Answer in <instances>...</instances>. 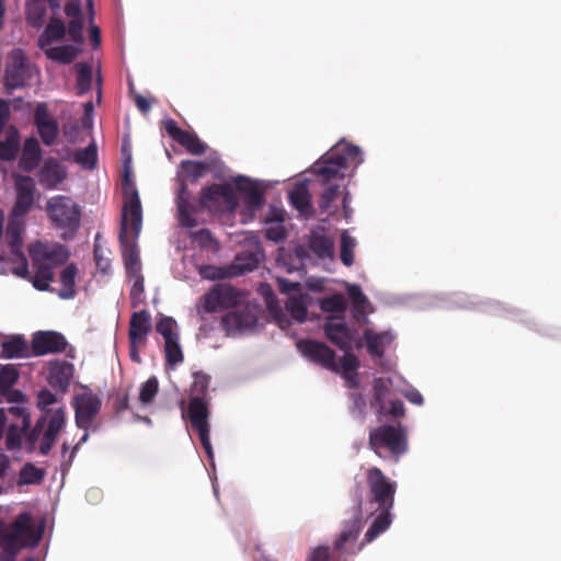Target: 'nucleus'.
Returning a JSON list of instances; mask_svg holds the SVG:
<instances>
[{"label":"nucleus","mask_w":561,"mask_h":561,"mask_svg":"<svg viewBox=\"0 0 561 561\" xmlns=\"http://www.w3.org/2000/svg\"><path fill=\"white\" fill-rule=\"evenodd\" d=\"M47 2L55 14L61 7V0H27L25 9L26 23L39 30L47 22L38 37L37 45L50 60L70 64L81 51L83 43L84 20L81 13V0H68L65 13L69 18L68 30L65 23L55 16L47 18ZM92 19V0H87Z\"/></svg>","instance_id":"f257e3e1"},{"label":"nucleus","mask_w":561,"mask_h":561,"mask_svg":"<svg viewBox=\"0 0 561 561\" xmlns=\"http://www.w3.org/2000/svg\"><path fill=\"white\" fill-rule=\"evenodd\" d=\"M279 181L259 180L244 175L231 179L229 183L214 184L203 190L201 206L210 210H241L243 221L251 220L263 207L264 193L277 185Z\"/></svg>","instance_id":"f03ea898"},{"label":"nucleus","mask_w":561,"mask_h":561,"mask_svg":"<svg viewBox=\"0 0 561 561\" xmlns=\"http://www.w3.org/2000/svg\"><path fill=\"white\" fill-rule=\"evenodd\" d=\"M123 179L124 202L119 241L126 273L129 277L141 275L139 251L136 244L142 226V207L130 167L125 162Z\"/></svg>","instance_id":"7ed1b4c3"},{"label":"nucleus","mask_w":561,"mask_h":561,"mask_svg":"<svg viewBox=\"0 0 561 561\" xmlns=\"http://www.w3.org/2000/svg\"><path fill=\"white\" fill-rule=\"evenodd\" d=\"M324 333L327 337L342 351H351L353 348H362L364 345L368 354L387 370L390 368L388 364L381 362L388 347H390L396 339L397 333L391 329H376L367 327L362 334L347 325L345 319L341 317H330L324 323Z\"/></svg>","instance_id":"20e7f679"},{"label":"nucleus","mask_w":561,"mask_h":561,"mask_svg":"<svg viewBox=\"0 0 561 561\" xmlns=\"http://www.w3.org/2000/svg\"><path fill=\"white\" fill-rule=\"evenodd\" d=\"M367 484L369 501L365 511L371 516L376 515L366 531V542H371L385 533L392 522L390 511L393 507L397 482L391 481L379 468L374 467L367 470Z\"/></svg>","instance_id":"39448f33"},{"label":"nucleus","mask_w":561,"mask_h":561,"mask_svg":"<svg viewBox=\"0 0 561 561\" xmlns=\"http://www.w3.org/2000/svg\"><path fill=\"white\" fill-rule=\"evenodd\" d=\"M36 407L41 416L30 433L28 440L38 446L39 454L47 455L67 423L66 407L47 389L37 393Z\"/></svg>","instance_id":"423d86ee"},{"label":"nucleus","mask_w":561,"mask_h":561,"mask_svg":"<svg viewBox=\"0 0 561 561\" xmlns=\"http://www.w3.org/2000/svg\"><path fill=\"white\" fill-rule=\"evenodd\" d=\"M400 380V376L375 378L373 381L374 397L369 403L357 391V388H352L354 391L350 394V409L353 416L364 419L368 408L373 409L379 419L388 415L394 417L402 416L404 414L403 402L399 399H389L390 389L392 388L398 391Z\"/></svg>","instance_id":"0eeeda50"},{"label":"nucleus","mask_w":561,"mask_h":561,"mask_svg":"<svg viewBox=\"0 0 561 561\" xmlns=\"http://www.w3.org/2000/svg\"><path fill=\"white\" fill-rule=\"evenodd\" d=\"M298 351L308 360L322 366L325 369L340 374L348 388H358L359 359L353 353L345 351L337 362L335 353L328 345L313 340H301L297 343Z\"/></svg>","instance_id":"6e6552de"},{"label":"nucleus","mask_w":561,"mask_h":561,"mask_svg":"<svg viewBox=\"0 0 561 561\" xmlns=\"http://www.w3.org/2000/svg\"><path fill=\"white\" fill-rule=\"evenodd\" d=\"M34 275L30 282L37 290H49L54 280L55 268L64 265L70 255L68 248L57 242H35L30 249Z\"/></svg>","instance_id":"1a4fd4ad"},{"label":"nucleus","mask_w":561,"mask_h":561,"mask_svg":"<svg viewBox=\"0 0 561 561\" xmlns=\"http://www.w3.org/2000/svg\"><path fill=\"white\" fill-rule=\"evenodd\" d=\"M209 376L197 371L193 375V383L190 392V404L187 410V417L192 426L197 431L201 443L210 465L215 466L214 449L210 443V426L208 421V388Z\"/></svg>","instance_id":"9d476101"},{"label":"nucleus","mask_w":561,"mask_h":561,"mask_svg":"<svg viewBox=\"0 0 561 561\" xmlns=\"http://www.w3.org/2000/svg\"><path fill=\"white\" fill-rule=\"evenodd\" d=\"M43 528V523L37 524L30 513H22L10 525L0 524V548L20 551L35 547L42 539Z\"/></svg>","instance_id":"9b49d317"},{"label":"nucleus","mask_w":561,"mask_h":561,"mask_svg":"<svg viewBox=\"0 0 561 561\" xmlns=\"http://www.w3.org/2000/svg\"><path fill=\"white\" fill-rule=\"evenodd\" d=\"M45 211L64 240L72 239L80 227L81 207L70 196L56 195L47 199Z\"/></svg>","instance_id":"f8f14e48"},{"label":"nucleus","mask_w":561,"mask_h":561,"mask_svg":"<svg viewBox=\"0 0 561 561\" xmlns=\"http://www.w3.org/2000/svg\"><path fill=\"white\" fill-rule=\"evenodd\" d=\"M277 284L279 290L288 296L286 302L287 312L298 323L306 321L307 307L310 302V297L304 291V288L314 293L327 290V280L317 277H309L305 284L278 277Z\"/></svg>","instance_id":"ddd939ff"},{"label":"nucleus","mask_w":561,"mask_h":561,"mask_svg":"<svg viewBox=\"0 0 561 561\" xmlns=\"http://www.w3.org/2000/svg\"><path fill=\"white\" fill-rule=\"evenodd\" d=\"M295 256L302 266L319 265L328 270L334 262V241L323 228L313 229L308 239V249L297 245Z\"/></svg>","instance_id":"4468645a"},{"label":"nucleus","mask_w":561,"mask_h":561,"mask_svg":"<svg viewBox=\"0 0 561 561\" xmlns=\"http://www.w3.org/2000/svg\"><path fill=\"white\" fill-rule=\"evenodd\" d=\"M369 446L380 458L388 451L397 462L409 449L407 432L401 424L381 425L370 431Z\"/></svg>","instance_id":"2eb2a0df"},{"label":"nucleus","mask_w":561,"mask_h":561,"mask_svg":"<svg viewBox=\"0 0 561 561\" xmlns=\"http://www.w3.org/2000/svg\"><path fill=\"white\" fill-rule=\"evenodd\" d=\"M260 311L255 304L236 307L222 317V329L231 337L253 333L259 324Z\"/></svg>","instance_id":"dca6fc26"},{"label":"nucleus","mask_w":561,"mask_h":561,"mask_svg":"<svg viewBox=\"0 0 561 561\" xmlns=\"http://www.w3.org/2000/svg\"><path fill=\"white\" fill-rule=\"evenodd\" d=\"M362 529L360 517L356 516L350 520H346L341 529V533L334 541V548L340 552L341 556H354L358 553L363 546L366 545V537L360 545H356V539Z\"/></svg>","instance_id":"f3484780"},{"label":"nucleus","mask_w":561,"mask_h":561,"mask_svg":"<svg viewBox=\"0 0 561 561\" xmlns=\"http://www.w3.org/2000/svg\"><path fill=\"white\" fill-rule=\"evenodd\" d=\"M76 424L79 428L88 430L100 411L101 400L91 391H83L73 399Z\"/></svg>","instance_id":"a211bd4d"},{"label":"nucleus","mask_w":561,"mask_h":561,"mask_svg":"<svg viewBox=\"0 0 561 561\" xmlns=\"http://www.w3.org/2000/svg\"><path fill=\"white\" fill-rule=\"evenodd\" d=\"M332 154L337 159L342 169L351 171L350 175H354L356 169L365 161L364 150L345 139L337 141L331 149Z\"/></svg>","instance_id":"6ab92c4d"},{"label":"nucleus","mask_w":561,"mask_h":561,"mask_svg":"<svg viewBox=\"0 0 561 561\" xmlns=\"http://www.w3.org/2000/svg\"><path fill=\"white\" fill-rule=\"evenodd\" d=\"M175 204L179 226L187 229L196 227L198 224V206L194 203L186 185L181 184L178 188Z\"/></svg>","instance_id":"aec40b11"},{"label":"nucleus","mask_w":561,"mask_h":561,"mask_svg":"<svg viewBox=\"0 0 561 561\" xmlns=\"http://www.w3.org/2000/svg\"><path fill=\"white\" fill-rule=\"evenodd\" d=\"M35 182L30 176H15V204L12 215L14 219L27 214L34 204Z\"/></svg>","instance_id":"412c9836"},{"label":"nucleus","mask_w":561,"mask_h":561,"mask_svg":"<svg viewBox=\"0 0 561 561\" xmlns=\"http://www.w3.org/2000/svg\"><path fill=\"white\" fill-rule=\"evenodd\" d=\"M7 236L10 239V249L12 257V267L11 272L21 277V278H30L28 264L25 255L22 252V238L20 236V228L13 222H10L7 230Z\"/></svg>","instance_id":"4be33fe9"},{"label":"nucleus","mask_w":561,"mask_h":561,"mask_svg":"<svg viewBox=\"0 0 561 561\" xmlns=\"http://www.w3.org/2000/svg\"><path fill=\"white\" fill-rule=\"evenodd\" d=\"M26 59L22 49L14 48L8 56L5 69V88L11 91L21 87L26 73Z\"/></svg>","instance_id":"5701e85b"},{"label":"nucleus","mask_w":561,"mask_h":561,"mask_svg":"<svg viewBox=\"0 0 561 561\" xmlns=\"http://www.w3.org/2000/svg\"><path fill=\"white\" fill-rule=\"evenodd\" d=\"M263 257L264 254L259 241L255 238H252L250 248L242 250L236 255L231 265L230 275H241L253 271Z\"/></svg>","instance_id":"b1692460"},{"label":"nucleus","mask_w":561,"mask_h":561,"mask_svg":"<svg viewBox=\"0 0 561 561\" xmlns=\"http://www.w3.org/2000/svg\"><path fill=\"white\" fill-rule=\"evenodd\" d=\"M35 124L43 142L48 146L53 145L58 136L59 127L45 103L37 104L35 108Z\"/></svg>","instance_id":"393cba45"},{"label":"nucleus","mask_w":561,"mask_h":561,"mask_svg":"<svg viewBox=\"0 0 561 561\" xmlns=\"http://www.w3.org/2000/svg\"><path fill=\"white\" fill-rule=\"evenodd\" d=\"M346 291L352 304V316L359 323H368V316L374 311L366 295L357 285H346Z\"/></svg>","instance_id":"a878e982"},{"label":"nucleus","mask_w":561,"mask_h":561,"mask_svg":"<svg viewBox=\"0 0 561 561\" xmlns=\"http://www.w3.org/2000/svg\"><path fill=\"white\" fill-rule=\"evenodd\" d=\"M32 346L37 355L60 352L66 346L65 337L54 331H41L34 334Z\"/></svg>","instance_id":"bb28decb"},{"label":"nucleus","mask_w":561,"mask_h":561,"mask_svg":"<svg viewBox=\"0 0 561 561\" xmlns=\"http://www.w3.org/2000/svg\"><path fill=\"white\" fill-rule=\"evenodd\" d=\"M73 365L66 360L51 362L48 370V382L61 393L68 390L73 377Z\"/></svg>","instance_id":"cd10ccee"},{"label":"nucleus","mask_w":561,"mask_h":561,"mask_svg":"<svg viewBox=\"0 0 561 561\" xmlns=\"http://www.w3.org/2000/svg\"><path fill=\"white\" fill-rule=\"evenodd\" d=\"M312 169L322 183H329L333 179H343L345 176V171L342 169L337 159L332 154L331 150L325 152L313 164Z\"/></svg>","instance_id":"c85d7f7f"},{"label":"nucleus","mask_w":561,"mask_h":561,"mask_svg":"<svg viewBox=\"0 0 561 561\" xmlns=\"http://www.w3.org/2000/svg\"><path fill=\"white\" fill-rule=\"evenodd\" d=\"M66 175L65 167L56 159L49 158L44 162L38 180L45 188L53 190L66 179Z\"/></svg>","instance_id":"c756f323"},{"label":"nucleus","mask_w":561,"mask_h":561,"mask_svg":"<svg viewBox=\"0 0 561 561\" xmlns=\"http://www.w3.org/2000/svg\"><path fill=\"white\" fill-rule=\"evenodd\" d=\"M236 298V291L229 286H217L205 296V310L215 312L221 308L229 307Z\"/></svg>","instance_id":"7c9ffc66"},{"label":"nucleus","mask_w":561,"mask_h":561,"mask_svg":"<svg viewBox=\"0 0 561 561\" xmlns=\"http://www.w3.org/2000/svg\"><path fill=\"white\" fill-rule=\"evenodd\" d=\"M151 328V317L146 310L134 312L129 325V341L131 343L142 341Z\"/></svg>","instance_id":"2f4dec72"},{"label":"nucleus","mask_w":561,"mask_h":561,"mask_svg":"<svg viewBox=\"0 0 561 561\" xmlns=\"http://www.w3.org/2000/svg\"><path fill=\"white\" fill-rule=\"evenodd\" d=\"M265 237L276 243L285 239L286 230L282 209H271L270 216L265 219Z\"/></svg>","instance_id":"473e14b6"},{"label":"nucleus","mask_w":561,"mask_h":561,"mask_svg":"<svg viewBox=\"0 0 561 561\" xmlns=\"http://www.w3.org/2000/svg\"><path fill=\"white\" fill-rule=\"evenodd\" d=\"M42 159V150L37 139L31 137L25 140L21 157V164L24 170H34Z\"/></svg>","instance_id":"72a5a7b5"},{"label":"nucleus","mask_w":561,"mask_h":561,"mask_svg":"<svg viewBox=\"0 0 561 561\" xmlns=\"http://www.w3.org/2000/svg\"><path fill=\"white\" fill-rule=\"evenodd\" d=\"M207 170V165L204 162L186 160L183 161L178 170V188L180 185H185V180L196 181Z\"/></svg>","instance_id":"f704fd0d"},{"label":"nucleus","mask_w":561,"mask_h":561,"mask_svg":"<svg viewBox=\"0 0 561 561\" xmlns=\"http://www.w3.org/2000/svg\"><path fill=\"white\" fill-rule=\"evenodd\" d=\"M288 198L290 205L296 208L301 216H307L310 211V194L305 183H298L289 192Z\"/></svg>","instance_id":"c9c22d12"},{"label":"nucleus","mask_w":561,"mask_h":561,"mask_svg":"<svg viewBox=\"0 0 561 561\" xmlns=\"http://www.w3.org/2000/svg\"><path fill=\"white\" fill-rule=\"evenodd\" d=\"M78 268L75 264H69L60 272V285L61 288L58 290V296L61 299H72L76 296V278Z\"/></svg>","instance_id":"e433bc0d"},{"label":"nucleus","mask_w":561,"mask_h":561,"mask_svg":"<svg viewBox=\"0 0 561 561\" xmlns=\"http://www.w3.org/2000/svg\"><path fill=\"white\" fill-rule=\"evenodd\" d=\"M9 401L14 403L7 411V416L10 414L16 419L21 420V424L23 428H27L30 426V414L27 413V409L24 402V396L20 391H13L9 396Z\"/></svg>","instance_id":"4c0bfd02"},{"label":"nucleus","mask_w":561,"mask_h":561,"mask_svg":"<svg viewBox=\"0 0 561 561\" xmlns=\"http://www.w3.org/2000/svg\"><path fill=\"white\" fill-rule=\"evenodd\" d=\"M319 307L324 312L332 313L331 317H341L346 309V300L342 294H333L319 300ZM330 316L325 319V322Z\"/></svg>","instance_id":"58836bf2"},{"label":"nucleus","mask_w":561,"mask_h":561,"mask_svg":"<svg viewBox=\"0 0 561 561\" xmlns=\"http://www.w3.org/2000/svg\"><path fill=\"white\" fill-rule=\"evenodd\" d=\"M46 476L44 468L36 467L35 465L25 463L19 474V485L39 484Z\"/></svg>","instance_id":"ea45409f"},{"label":"nucleus","mask_w":561,"mask_h":561,"mask_svg":"<svg viewBox=\"0 0 561 561\" xmlns=\"http://www.w3.org/2000/svg\"><path fill=\"white\" fill-rule=\"evenodd\" d=\"M156 330L159 334H161V336L164 340V343L180 339L178 323L171 317H161L156 324Z\"/></svg>","instance_id":"a19ab883"},{"label":"nucleus","mask_w":561,"mask_h":561,"mask_svg":"<svg viewBox=\"0 0 561 561\" xmlns=\"http://www.w3.org/2000/svg\"><path fill=\"white\" fill-rule=\"evenodd\" d=\"M75 161L82 168L92 170L98 161V148L94 141L90 142L87 148L79 149L75 153Z\"/></svg>","instance_id":"79ce46f5"},{"label":"nucleus","mask_w":561,"mask_h":561,"mask_svg":"<svg viewBox=\"0 0 561 561\" xmlns=\"http://www.w3.org/2000/svg\"><path fill=\"white\" fill-rule=\"evenodd\" d=\"M165 364L169 368L174 369L183 363L184 355L180 344V339L164 343Z\"/></svg>","instance_id":"37998d69"},{"label":"nucleus","mask_w":561,"mask_h":561,"mask_svg":"<svg viewBox=\"0 0 561 561\" xmlns=\"http://www.w3.org/2000/svg\"><path fill=\"white\" fill-rule=\"evenodd\" d=\"M356 245V239L347 231H343L341 234L340 257L344 265L351 266L354 263V250Z\"/></svg>","instance_id":"c03bdc74"},{"label":"nucleus","mask_w":561,"mask_h":561,"mask_svg":"<svg viewBox=\"0 0 561 561\" xmlns=\"http://www.w3.org/2000/svg\"><path fill=\"white\" fill-rule=\"evenodd\" d=\"M26 352V344L20 336H13L2 343V354L8 358H21Z\"/></svg>","instance_id":"a18cd8bd"},{"label":"nucleus","mask_w":561,"mask_h":561,"mask_svg":"<svg viewBox=\"0 0 561 561\" xmlns=\"http://www.w3.org/2000/svg\"><path fill=\"white\" fill-rule=\"evenodd\" d=\"M78 79H77V89L79 94L87 93L92 85V67L89 64H79L77 65Z\"/></svg>","instance_id":"49530a36"},{"label":"nucleus","mask_w":561,"mask_h":561,"mask_svg":"<svg viewBox=\"0 0 561 561\" xmlns=\"http://www.w3.org/2000/svg\"><path fill=\"white\" fill-rule=\"evenodd\" d=\"M434 306L458 307V308H474L477 302L467 294L456 293L448 296L447 301H438Z\"/></svg>","instance_id":"de8ad7c7"},{"label":"nucleus","mask_w":561,"mask_h":561,"mask_svg":"<svg viewBox=\"0 0 561 561\" xmlns=\"http://www.w3.org/2000/svg\"><path fill=\"white\" fill-rule=\"evenodd\" d=\"M159 389V382L156 377H150L140 387L139 401L141 405H148L152 402Z\"/></svg>","instance_id":"09e8293b"},{"label":"nucleus","mask_w":561,"mask_h":561,"mask_svg":"<svg viewBox=\"0 0 561 561\" xmlns=\"http://www.w3.org/2000/svg\"><path fill=\"white\" fill-rule=\"evenodd\" d=\"M179 142L193 154H201L205 151V145L194 134L185 131Z\"/></svg>","instance_id":"8fccbe9b"},{"label":"nucleus","mask_w":561,"mask_h":561,"mask_svg":"<svg viewBox=\"0 0 561 561\" xmlns=\"http://www.w3.org/2000/svg\"><path fill=\"white\" fill-rule=\"evenodd\" d=\"M25 428L22 427V425L18 424H10L7 437H5V444L8 449L14 450L21 446L22 443V433Z\"/></svg>","instance_id":"3c124183"},{"label":"nucleus","mask_w":561,"mask_h":561,"mask_svg":"<svg viewBox=\"0 0 561 561\" xmlns=\"http://www.w3.org/2000/svg\"><path fill=\"white\" fill-rule=\"evenodd\" d=\"M192 242L202 249L211 250L215 248V241L207 229H201L191 233Z\"/></svg>","instance_id":"603ef678"},{"label":"nucleus","mask_w":561,"mask_h":561,"mask_svg":"<svg viewBox=\"0 0 561 561\" xmlns=\"http://www.w3.org/2000/svg\"><path fill=\"white\" fill-rule=\"evenodd\" d=\"M133 280L130 298L133 307H138L144 300V278L141 275L129 277Z\"/></svg>","instance_id":"864d4df0"},{"label":"nucleus","mask_w":561,"mask_h":561,"mask_svg":"<svg viewBox=\"0 0 561 561\" xmlns=\"http://www.w3.org/2000/svg\"><path fill=\"white\" fill-rule=\"evenodd\" d=\"M18 138L16 136H10L4 142L0 141V159L12 160L18 152Z\"/></svg>","instance_id":"5fc2aeb1"},{"label":"nucleus","mask_w":561,"mask_h":561,"mask_svg":"<svg viewBox=\"0 0 561 561\" xmlns=\"http://www.w3.org/2000/svg\"><path fill=\"white\" fill-rule=\"evenodd\" d=\"M402 382L403 380L401 379L398 385V392L403 394L410 403L419 407L422 405L424 403L422 393L413 387L402 386Z\"/></svg>","instance_id":"6e6d98bb"},{"label":"nucleus","mask_w":561,"mask_h":561,"mask_svg":"<svg viewBox=\"0 0 561 561\" xmlns=\"http://www.w3.org/2000/svg\"><path fill=\"white\" fill-rule=\"evenodd\" d=\"M19 374L12 366H4L0 370V389L7 390L18 380Z\"/></svg>","instance_id":"4d7b16f0"},{"label":"nucleus","mask_w":561,"mask_h":561,"mask_svg":"<svg viewBox=\"0 0 561 561\" xmlns=\"http://www.w3.org/2000/svg\"><path fill=\"white\" fill-rule=\"evenodd\" d=\"M339 192V185L329 186L321 196L320 207L323 210H329L332 203L337 198Z\"/></svg>","instance_id":"13d9d810"},{"label":"nucleus","mask_w":561,"mask_h":561,"mask_svg":"<svg viewBox=\"0 0 561 561\" xmlns=\"http://www.w3.org/2000/svg\"><path fill=\"white\" fill-rule=\"evenodd\" d=\"M329 547L317 546L310 549L306 561H329Z\"/></svg>","instance_id":"bf43d9fd"},{"label":"nucleus","mask_w":561,"mask_h":561,"mask_svg":"<svg viewBox=\"0 0 561 561\" xmlns=\"http://www.w3.org/2000/svg\"><path fill=\"white\" fill-rule=\"evenodd\" d=\"M199 274L206 279L222 278L225 276V273L221 270L210 265L199 266Z\"/></svg>","instance_id":"052dcab7"},{"label":"nucleus","mask_w":561,"mask_h":561,"mask_svg":"<svg viewBox=\"0 0 561 561\" xmlns=\"http://www.w3.org/2000/svg\"><path fill=\"white\" fill-rule=\"evenodd\" d=\"M94 257L98 268L103 273H107L111 267L110 259L103 255L102 251L98 248L94 250Z\"/></svg>","instance_id":"680f3d73"},{"label":"nucleus","mask_w":561,"mask_h":561,"mask_svg":"<svg viewBox=\"0 0 561 561\" xmlns=\"http://www.w3.org/2000/svg\"><path fill=\"white\" fill-rule=\"evenodd\" d=\"M165 130L167 133L174 138L176 141L182 137V135L185 133L181 128H179L174 121L169 119L165 122Z\"/></svg>","instance_id":"e2e57ef3"},{"label":"nucleus","mask_w":561,"mask_h":561,"mask_svg":"<svg viewBox=\"0 0 561 561\" xmlns=\"http://www.w3.org/2000/svg\"><path fill=\"white\" fill-rule=\"evenodd\" d=\"M274 312V317H275V321L277 323V325L286 331L289 329V327L291 325V320L288 318L287 314L285 313H282V312H276V311H273Z\"/></svg>","instance_id":"0e129e2a"},{"label":"nucleus","mask_w":561,"mask_h":561,"mask_svg":"<svg viewBox=\"0 0 561 561\" xmlns=\"http://www.w3.org/2000/svg\"><path fill=\"white\" fill-rule=\"evenodd\" d=\"M10 462L9 456L0 449V479L5 477L7 471L10 468Z\"/></svg>","instance_id":"69168bd1"},{"label":"nucleus","mask_w":561,"mask_h":561,"mask_svg":"<svg viewBox=\"0 0 561 561\" xmlns=\"http://www.w3.org/2000/svg\"><path fill=\"white\" fill-rule=\"evenodd\" d=\"M9 104L5 101L0 100V131L9 118Z\"/></svg>","instance_id":"338daca9"},{"label":"nucleus","mask_w":561,"mask_h":561,"mask_svg":"<svg viewBox=\"0 0 561 561\" xmlns=\"http://www.w3.org/2000/svg\"><path fill=\"white\" fill-rule=\"evenodd\" d=\"M482 310L492 311L495 314H504L506 311V308L499 302L488 301L486 306L483 307Z\"/></svg>","instance_id":"774afa93"}]
</instances>
